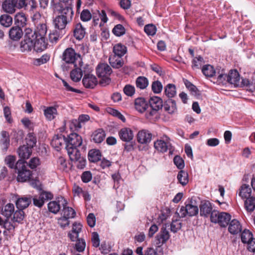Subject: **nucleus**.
<instances>
[{
	"instance_id": "obj_1",
	"label": "nucleus",
	"mask_w": 255,
	"mask_h": 255,
	"mask_svg": "<svg viewBox=\"0 0 255 255\" xmlns=\"http://www.w3.org/2000/svg\"><path fill=\"white\" fill-rule=\"evenodd\" d=\"M82 138L76 133H71L66 139V148L70 160H76L80 157V151L77 148L82 145Z\"/></svg>"
},
{
	"instance_id": "obj_2",
	"label": "nucleus",
	"mask_w": 255,
	"mask_h": 255,
	"mask_svg": "<svg viewBox=\"0 0 255 255\" xmlns=\"http://www.w3.org/2000/svg\"><path fill=\"white\" fill-rule=\"evenodd\" d=\"M149 110L145 114L146 119L151 120L156 118L158 116V112L163 106V101L160 97H151L148 101Z\"/></svg>"
},
{
	"instance_id": "obj_3",
	"label": "nucleus",
	"mask_w": 255,
	"mask_h": 255,
	"mask_svg": "<svg viewBox=\"0 0 255 255\" xmlns=\"http://www.w3.org/2000/svg\"><path fill=\"white\" fill-rule=\"evenodd\" d=\"M97 74L100 78L99 84L102 86H106L111 82V75L112 70L110 66L106 63H101L98 65L96 69Z\"/></svg>"
},
{
	"instance_id": "obj_4",
	"label": "nucleus",
	"mask_w": 255,
	"mask_h": 255,
	"mask_svg": "<svg viewBox=\"0 0 255 255\" xmlns=\"http://www.w3.org/2000/svg\"><path fill=\"white\" fill-rule=\"evenodd\" d=\"M27 162L22 159L18 160L15 164L17 171V180L18 182H25L28 180L31 176V172L27 169Z\"/></svg>"
},
{
	"instance_id": "obj_5",
	"label": "nucleus",
	"mask_w": 255,
	"mask_h": 255,
	"mask_svg": "<svg viewBox=\"0 0 255 255\" xmlns=\"http://www.w3.org/2000/svg\"><path fill=\"white\" fill-rule=\"evenodd\" d=\"M62 60L67 63L78 64L81 67L83 62L81 56L77 54L72 48H68L65 50L62 54Z\"/></svg>"
},
{
	"instance_id": "obj_6",
	"label": "nucleus",
	"mask_w": 255,
	"mask_h": 255,
	"mask_svg": "<svg viewBox=\"0 0 255 255\" xmlns=\"http://www.w3.org/2000/svg\"><path fill=\"white\" fill-rule=\"evenodd\" d=\"M231 219V215L226 212L219 213L216 211H213L211 213V221L214 223H218L222 227H227Z\"/></svg>"
},
{
	"instance_id": "obj_7",
	"label": "nucleus",
	"mask_w": 255,
	"mask_h": 255,
	"mask_svg": "<svg viewBox=\"0 0 255 255\" xmlns=\"http://www.w3.org/2000/svg\"><path fill=\"white\" fill-rule=\"evenodd\" d=\"M155 148L161 152H165L169 149L171 146L170 139L166 135H163L154 143Z\"/></svg>"
},
{
	"instance_id": "obj_8",
	"label": "nucleus",
	"mask_w": 255,
	"mask_h": 255,
	"mask_svg": "<svg viewBox=\"0 0 255 255\" xmlns=\"http://www.w3.org/2000/svg\"><path fill=\"white\" fill-rule=\"evenodd\" d=\"M169 226L167 224L163 225L160 229V232L156 236L155 244L157 247H160L163 244L166 243L170 238L169 233L167 229Z\"/></svg>"
},
{
	"instance_id": "obj_9",
	"label": "nucleus",
	"mask_w": 255,
	"mask_h": 255,
	"mask_svg": "<svg viewBox=\"0 0 255 255\" xmlns=\"http://www.w3.org/2000/svg\"><path fill=\"white\" fill-rule=\"evenodd\" d=\"M58 15L64 17L68 19V21H71L73 17L74 11L71 6V3L62 5L58 10Z\"/></svg>"
},
{
	"instance_id": "obj_10",
	"label": "nucleus",
	"mask_w": 255,
	"mask_h": 255,
	"mask_svg": "<svg viewBox=\"0 0 255 255\" xmlns=\"http://www.w3.org/2000/svg\"><path fill=\"white\" fill-rule=\"evenodd\" d=\"M67 204V201L62 197H58L56 201L50 202L48 204L49 211L54 214H57L60 210L61 206Z\"/></svg>"
},
{
	"instance_id": "obj_11",
	"label": "nucleus",
	"mask_w": 255,
	"mask_h": 255,
	"mask_svg": "<svg viewBox=\"0 0 255 255\" xmlns=\"http://www.w3.org/2000/svg\"><path fill=\"white\" fill-rule=\"evenodd\" d=\"M84 76L82 80L84 86L86 88H94L98 84L97 78L93 74L86 73L84 71Z\"/></svg>"
},
{
	"instance_id": "obj_12",
	"label": "nucleus",
	"mask_w": 255,
	"mask_h": 255,
	"mask_svg": "<svg viewBox=\"0 0 255 255\" xmlns=\"http://www.w3.org/2000/svg\"><path fill=\"white\" fill-rule=\"evenodd\" d=\"M134 106L135 109L141 113L145 112V114L147 111L149 110L148 101L142 97H139L135 100Z\"/></svg>"
},
{
	"instance_id": "obj_13",
	"label": "nucleus",
	"mask_w": 255,
	"mask_h": 255,
	"mask_svg": "<svg viewBox=\"0 0 255 255\" xmlns=\"http://www.w3.org/2000/svg\"><path fill=\"white\" fill-rule=\"evenodd\" d=\"M152 134L148 130L142 129L139 130L137 134V140L141 144H147L150 142Z\"/></svg>"
},
{
	"instance_id": "obj_14",
	"label": "nucleus",
	"mask_w": 255,
	"mask_h": 255,
	"mask_svg": "<svg viewBox=\"0 0 255 255\" xmlns=\"http://www.w3.org/2000/svg\"><path fill=\"white\" fill-rule=\"evenodd\" d=\"M228 231L233 235L240 233L242 230V226L237 219L231 220L228 224Z\"/></svg>"
},
{
	"instance_id": "obj_15",
	"label": "nucleus",
	"mask_w": 255,
	"mask_h": 255,
	"mask_svg": "<svg viewBox=\"0 0 255 255\" xmlns=\"http://www.w3.org/2000/svg\"><path fill=\"white\" fill-rule=\"evenodd\" d=\"M64 143L66 144V138L61 134L55 135L51 142V145L57 151L61 149Z\"/></svg>"
},
{
	"instance_id": "obj_16",
	"label": "nucleus",
	"mask_w": 255,
	"mask_h": 255,
	"mask_svg": "<svg viewBox=\"0 0 255 255\" xmlns=\"http://www.w3.org/2000/svg\"><path fill=\"white\" fill-rule=\"evenodd\" d=\"M82 66L83 64H82V66L81 67L79 64H75V68L72 70L70 73L71 78L73 81L76 82L81 80L83 75V73H84V71L82 69Z\"/></svg>"
},
{
	"instance_id": "obj_17",
	"label": "nucleus",
	"mask_w": 255,
	"mask_h": 255,
	"mask_svg": "<svg viewBox=\"0 0 255 255\" xmlns=\"http://www.w3.org/2000/svg\"><path fill=\"white\" fill-rule=\"evenodd\" d=\"M34 50L37 52H40L44 50L47 46V43L45 41V37H37L34 41Z\"/></svg>"
},
{
	"instance_id": "obj_18",
	"label": "nucleus",
	"mask_w": 255,
	"mask_h": 255,
	"mask_svg": "<svg viewBox=\"0 0 255 255\" xmlns=\"http://www.w3.org/2000/svg\"><path fill=\"white\" fill-rule=\"evenodd\" d=\"M121 139L126 142L131 140L133 137L132 131L129 128H122L119 133Z\"/></svg>"
},
{
	"instance_id": "obj_19",
	"label": "nucleus",
	"mask_w": 255,
	"mask_h": 255,
	"mask_svg": "<svg viewBox=\"0 0 255 255\" xmlns=\"http://www.w3.org/2000/svg\"><path fill=\"white\" fill-rule=\"evenodd\" d=\"M31 202V197H22L17 199L15 204L18 209L23 210L26 208Z\"/></svg>"
},
{
	"instance_id": "obj_20",
	"label": "nucleus",
	"mask_w": 255,
	"mask_h": 255,
	"mask_svg": "<svg viewBox=\"0 0 255 255\" xmlns=\"http://www.w3.org/2000/svg\"><path fill=\"white\" fill-rule=\"evenodd\" d=\"M228 83L234 85L235 86L240 85V78L239 73L236 70H231L228 74Z\"/></svg>"
},
{
	"instance_id": "obj_21",
	"label": "nucleus",
	"mask_w": 255,
	"mask_h": 255,
	"mask_svg": "<svg viewBox=\"0 0 255 255\" xmlns=\"http://www.w3.org/2000/svg\"><path fill=\"white\" fill-rule=\"evenodd\" d=\"M35 24L37 25L34 31L35 35L37 36V37H45L47 30L46 24L43 21H40L39 23L36 21L35 22Z\"/></svg>"
},
{
	"instance_id": "obj_22",
	"label": "nucleus",
	"mask_w": 255,
	"mask_h": 255,
	"mask_svg": "<svg viewBox=\"0 0 255 255\" xmlns=\"http://www.w3.org/2000/svg\"><path fill=\"white\" fill-rule=\"evenodd\" d=\"M200 215L202 216L208 217L211 215L212 211V206L210 202L207 201L202 202L200 206Z\"/></svg>"
},
{
	"instance_id": "obj_23",
	"label": "nucleus",
	"mask_w": 255,
	"mask_h": 255,
	"mask_svg": "<svg viewBox=\"0 0 255 255\" xmlns=\"http://www.w3.org/2000/svg\"><path fill=\"white\" fill-rule=\"evenodd\" d=\"M23 32L19 26H13L9 31V37L13 40H19L22 36Z\"/></svg>"
},
{
	"instance_id": "obj_24",
	"label": "nucleus",
	"mask_w": 255,
	"mask_h": 255,
	"mask_svg": "<svg viewBox=\"0 0 255 255\" xmlns=\"http://www.w3.org/2000/svg\"><path fill=\"white\" fill-rule=\"evenodd\" d=\"M70 21H68V19H66L62 16L58 15L54 19V24L55 27L59 30H63L65 29L66 25L70 23Z\"/></svg>"
},
{
	"instance_id": "obj_25",
	"label": "nucleus",
	"mask_w": 255,
	"mask_h": 255,
	"mask_svg": "<svg viewBox=\"0 0 255 255\" xmlns=\"http://www.w3.org/2000/svg\"><path fill=\"white\" fill-rule=\"evenodd\" d=\"M28 38H24V39L21 41L20 43V50L22 52H28L31 51L32 49H34V41Z\"/></svg>"
},
{
	"instance_id": "obj_26",
	"label": "nucleus",
	"mask_w": 255,
	"mask_h": 255,
	"mask_svg": "<svg viewBox=\"0 0 255 255\" xmlns=\"http://www.w3.org/2000/svg\"><path fill=\"white\" fill-rule=\"evenodd\" d=\"M106 133L105 131L102 128H99L96 130L92 134V137L93 140L97 143L102 142L105 139Z\"/></svg>"
},
{
	"instance_id": "obj_27",
	"label": "nucleus",
	"mask_w": 255,
	"mask_h": 255,
	"mask_svg": "<svg viewBox=\"0 0 255 255\" xmlns=\"http://www.w3.org/2000/svg\"><path fill=\"white\" fill-rule=\"evenodd\" d=\"M86 34L85 28L81 23L76 24L74 30V36L78 40L82 39Z\"/></svg>"
},
{
	"instance_id": "obj_28",
	"label": "nucleus",
	"mask_w": 255,
	"mask_h": 255,
	"mask_svg": "<svg viewBox=\"0 0 255 255\" xmlns=\"http://www.w3.org/2000/svg\"><path fill=\"white\" fill-rule=\"evenodd\" d=\"M14 212V206L13 204L8 203L5 205L1 209V214L6 217V219H9Z\"/></svg>"
},
{
	"instance_id": "obj_29",
	"label": "nucleus",
	"mask_w": 255,
	"mask_h": 255,
	"mask_svg": "<svg viewBox=\"0 0 255 255\" xmlns=\"http://www.w3.org/2000/svg\"><path fill=\"white\" fill-rule=\"evenodd\" d=\"M19 156L22 159H27L32 153V149L24 145L19 147L17 151Z\"/></svg>"
},
{
	"instance_id": "obj_30",
	"label": "nucleus",
	"mask_w": 255,
	"mask_h": 255,
	"mask_svg": "<svg viewBox=\"0 0 255 255\" xmlns=\"http://www.w3.org/2000/svg\"><path fill=\"white\" fill-rule=\"evenodd\" d=\"M244 207L248 212H253L255 210V197L251 196L244 201Z\"/></svg>"
},
{
	"instance_id": "obj_31",
	"label": "nucleus",
	"mask_w": 255,
	"mask_h": 255,
	"mask_svg": "<svg viewBox=\"0 0 255 255\" xmlns=\"http://www.w3.org/2000/svg\"><path fill=\"white\" fill-rule=\"evenodd\" d=\"M101 153L99 150L93 149L89 151L88 159L90 162H96L101 160Z\"/></svg>"
},
{
	"instance_id": "obj_32",
	"label": "nucleus",
	"mask_w": 255,
	"mask_h": 255,
	"mask_svg": "<svg viewBox=\"0 0 255 255\" xmlns=\"http://www.w3.org/2000/svg\"><path fill=\"white\" fill-rule=\"evenodd\" d=\"M252 189L249 185L244 184L240 187L239 195L242 199H246L251 196Z\"/></svg>"
},
{
	"instance_id": "obj_33",
	"label": "nucleus",
	"mask_w": 255,
	"mask_h": 255,
	"mask_svg": "<svg viewBox=\"0 0 255 255\" xmlns=\"http://www.w3.org/2000/svg\"><path fill=\"white\" fill-rule=\"evenodd\" d=\"M27 18L23 12L17 13L14 17V22L17 26L23 27L26 24Z\"/></svg>"
},
{
	"instance_id": "obj_34",
	"label": "nucleus",
	"mask_w": 255,
	"mask_h": 255,
	"mask_svg": "<svg viewBox=\"0 0 255 255\" xmlns=\"http://www.w3.org/2000/svg\"><path fill=\"white\" fill-rule=\"evenodd\" d=\"M1 138L0 140V143L2 146L4 151L7 150L9 145V135L8 132L2 131L1 132Z\"/></svg>"
},
{
	"instance_id": "obj_35",
	"label": "nucleus",
	"mask_w": 255,
	"mask_h": 255,
	"mask_svg": "<svg viewBox=\"0 0 255 255\" xmlns=\"http://www.w3.org/2000/svg\"><path fill=\"white\" fill-rule=\"evenodd\" d=\"M127 49L126 46L118 43L116 44L113 47V52L115 54L114 56H117L121 57L124 56L127 52Z\"/></svg>"
},
{
	"instance_id": "obj_36",
	"label": "nucleus",
	"mask_w": 255,
	"mask_h": 255,
	"mask_svg": "<svg viewBox=\"0 0 255 255\" xmlns=\"http://www.w3.org/2000/svg\"><path fill=\"white\" fill-rule=\"evenodd\" d=\"M163 107L165 111L169 114H173L176 111V105L174 101L172 99L167 100Z\"/></svg>"
},
{
	"instance_id": "obj_37",
	"label": "nucleus",
	"mask_w": 255,
	"mask_h": 255,
	"mask_svg": "<svg viewBox=\"0 0 255 255\" xmlns=\"http://www.w3.org/2000/svg\"><path fill=\"white\" fill-rule=\"evenodd\" d=\"M3 9L9 13H13L15 11L16 6H15L11 0H6L2 3Z\"/></svg>"
},
{
	"instance_id": "obj_38",
	"label": "nucleus",
	"mask_w": 255,
	"mask_h": 255,
	"mask_svg": "<svg viewBox=\"0 0 255 255\" xmlns=\"http://www.w3.org/2000/svg\"><path fill=\"white\" fill-rule=\"evenodd\" d=\"M44 114L47 120L51 121L57 114V110L53 107H47L44 110Z\"/></svg>"
},
{
	"instance_id": "obj_39",
	"label": "nucleus",
	"mask_w": 255,
	"mask_h": 255,
	"mask_svg": "<svg viewBox=\"0 0 255 255\" xmlns=\"http://www.w3.org/2000/svg\"><path fill=\"white\" fill-rule=\"evenodd\" d=\"M121 58H117L116 56L109 58L110 63L114 68L119 69L123 66L124 61Z\"/></svg>"
},
{
	"instance_id": "obj_40",
	"label": "nucleus",
	"mask_w": 255,
	"mask_h": 255,
	"mask_svg": "<svg viewBox=\"0 0 255 255\" xmlns=\"http://www.w3.org/2000/svg\"><path fill=\"white\" fill-rule=\"evenodd\" d=\"M67 204H65L62 206L63 216L69 219L74 218L76 215L75 210L73 208L67 206Z\"/></svg>"
},
{
	"instance_id": "obj_41",
	"label": "nucleus",
	"mask_w": 255,
	"mask_h": 255,
	"mask_svg": "<svg viewBox=\"0 0 255 255\" xmlns=\"http://www.w3.org/2000/svg\"><path fill=\"white\" fill-rule=\"evenodd\" d=\"M253 235L249 230H244L241 234V239L243 243L248 244L253 239Z\"/></svg>"
},
{
	"instance_id": "obj_42",
	"label": "nucleus",
	"mask_w": 255,
	"mask_h": 255,
	"mask_svg": "<svg viewBox=\"0 0 255 255\" xmlns=\"http://www.w3.org/2000/svg\"><path fill=\"white\" fill-rule=\"evenodd\" d=\"M177 179L183 186L186 185L188 182V174L184 170H180L177 175Z\"/></svg>"
},
{
	"instance_id": "obj_43",
	"label": "nucleus",
	"mask_w": 255,
	"mask_h": 255,
	"mask_svg": "<svg viewBox=\"0 0 255 255\" xmlns=\"http://www.w3.org/2000/svg\"><path fill=\"white\" fill-rule=\"evenodd\" d=\"M204 63V59L201 56L194 57L192 60V68L194 70L199 69Z\"/></svg>"
},
{
	"instance_id": "obj_44",
	"label": "nucleus",
	"mask_w": 255,
	"mask_h": 255,
	"mask_svg": "<svg viewBox=\"0 0 255 255\" xmlns=\"http://www.w3.org/2000/svg\"><path fill=\"white\" fill-rule=\"evenodd\" d=\"M12 23V18L9 15L3 14L0 17V23L2 26L8 27Z\"/></svg>"
},
{
	"instance_id": "obj_45",
	"label": "nucleus",
	"mask_w": 255,
	"mask_h": 255,
	"mask_svg": "<svg viewBox=\"0 0 255 255\" xmlns=\"http://www.w3.org/2000/svg\"><path fill=\"white\" fill-rule=\"evenodd\" d=\"M24 212L22 210L18 209L14 212L12 221L21 223L24 218Z\"/></svg>"
},
{
	"instance_id": "obj_46",
	"label": "nucleus",
	"mask_w": 255,
	"mask_h": 255,
	"mask_svg": "<svg viewBox=\"0 0 255 255\" xmlns=\"http://www.w3.org/2000/svg\"><path fill=\"white\" fill-rule=\"evenodd\" d=\"M148 85V81L146 78L143 76L138 77L136 80V85L140 89L146 88Z\"/></svg>"
},
{
	"instance_id": "obj_47",
	"label": "nucleus",
	"mask_w": 255,
	"mask_h": 255,
	"mask_svg": "<svg viewBox=\"0 0 255 255\" xmlns=\"http://www.w3.org/2000/svg\"><path fill=\"white\" fill-rule=\"evenodd\" d=\"M203 74L206 77H213L216 73L214 67L211 65H206L202 69Z\"/></svg>"
},
{
	"instance_id": "obj_48",
	"label": "nucleus",
	"mask_w": 255,
	"mask_h": 255,
	"mask_svg": "<svg viewBox=\"0 0 255 255\" xmlns=\"http://www.w3.org/2000/svg\"><path fill=\"white\" fill-rule=\"evenodd\" d=\"M186 212L187 215L189 216H194L198 213V208L197 206L193 205L192 204L186 205Z\"/></svg>"
},
{
	"instance_id": "obj_49",
	"label": "nucleus",
	"mask_w": 255,
	"mask_h": 255,
	"mask_svg": "<svg viewBox=\"0 0 255 255\" xmlns=\"http://www.w3.org/2000/svg\"><path fill=\"white\" fill-rule=\"evenodd\" d=\"M113 32L115 35L121 36L125 33L126 29L123 25L119 24L115 26L113 29Z\"/></svg>"
},
{
	"instance_id": "obj_50",
	"label": "nucleus",
	"mask_w": 255,
	"mask_h": 255,
	"mask_svg": "<svg viewBox=\"0 0 255 255\" xmlns=\"http://www.w3.org/2000/svg\"><path fill=\"white\" fill-rule=\"evenodd\" d=\"M164 93L166 96H175L176 94L175 86L172 84H168L164 88Z\"/></svg>"
},
{
	"instance_id": "obj_51",
	"label": "nucleus",
	"mask_w": 255,
	"mask_h": 255,
	"mask_svg": "<svg viewBox=\"0 0 255 255\" xmlns=\"http://www.w3.org/2000/svg\"><path fill=\"white\" fill-rule=\"evenodd\" d=\"M170 226L171 231L174 233H175L181 229L182 224L179 220H173L170 224Z\"/></svg>"
},
{
	"instance_id": "obj_52",
	"label": "nucleus",
	"mask_w": 255,
	"mask_h": 255,
	"mask_svg": "<svg viewBox=\"0 0 255 255\" xmlns=\"http://www.w3.org/2000/svg\"><path fill=\"white\" fill-rule=\"evenodd\" d=\"M184 83L186 88L191 92L192 95H199V91L195 86L192 84L190 81L186 79H183Z\"/></svg>"
},
{
	"instance_id": "obj_53",
	"label": "nucleus",
	"mask_w": 255,
	"mask_h": 255,
	"mask_svg": "<svg viewBox=\"0 0 255 255\" xmlns=\"http://www.w3.org/2000/svg\"><path fill=\"white\" fill-rule=\"evenodd\" d=\"M15 223L12 220L10 221L9 219H6L3 223V228L9 232L13 231L16 226Z\"/></svg>"
},
{
	"instance_id": "obj_54",
	"label": "nucleus",
	"mask_w": 255,
	"mask_h": 255,
	"mask_svg": "<svg viewBox=\"0 0 255 255\" xmlns=\"http://www.w3.org/2000/svg\"><path fill=\"white\" fill-rule=\"evenodd\" d=\"M162 85L158 81H154L152 83L151 89L155 94H159L162 90Z\"/></svg>"
},
{
	"instance_id": "obj_55",
	"label": "nucleus",
	"mask_w": 255,
	"mask_h": 255,
	"mask_svg": "<svg viewBox=\"0 0 255 255\" xmlns=\"http://www.w3.org/2000/svg\"><path fill=\"white\" fill-rule=\"evenodd\" d=\"M40 159L38 157H34L32 158L28 163H27V166H28L31 169H34L40 165Z\"/></svg>"
},
{
	"instance_id": "obj_56",
	"label": "nucleus",
	"mask_w": 255,
	"mask_h": 255,
	"mask_svg": "<svg viewBox=\"0 0 255 255\" xmlns=\"http://www.w3.org/2000/svg\"><path fill=\"white\" fill-rule=\"evenodd\" d=\"M26 141L27 144L26 146H28V148H30V149H32V148L36 144V139L35 136L31 134H29L27 137L26 138Z\"/></svg>"
},
{
	"instance_id": "obj_57",
	"label": "nucleus",
	"mask_w": 255,
	"mask_h": 255,
	"mask_svg": "<svg viewBox=\"0 0 255 255\" xmlns=\"http://www.w3.org/2000/svg\"><path fill=\"white\" fill-rule=\"evenodd\" d=\"M50 57L47 54L42 55L40 58L36 59L34 61V64L36 66H40L46 63L49 60Z\"/></svg>"
},
{
	"instance_id": "obj_58",
	"label": "nucleus",
	"mask_w": 255,
	"mask_h": 255,
	"mask_svg": "<svg viewBox=\"0 0 255 255\" xmlns=\"http://www.w3.org/2000/svg\"><path fill=\"white\" fill-rule=\"evenodd\" d=\"M145 32L149 35H153L156 33V27L153 24L146 25L144 28Z\"/></svg>"
},
{
	"instance_id": "obj_59",
	"label": "nucleus",
	"mask_w": 255,
	"mask_h": 255,
	"mask_svg": "<svg viewBox=\"0 0 255 255\" xmlns=\"http://www.w3.org/2000/svg\"><path fill=\"white\" fill-rule=\"evenodd\" d=\"M15 157L12 155H9L5 157V163L11 168H14L15 169Z\"/></svg>"
},
{
	"instance_id": "obj_60",
	"label": "nucleus",
	"mask_w": 255,
	"mask_h": 255,
	"mask_svg": "<svg viewBox=\"0 0 255 255\" xmlns=\"http://www.w3.org/2000/svg\"><path fill=\"white\" fill-rule=\"evenodd\" d=\"M76 241L77 242L75 244L76 250L79 252H83L86 247L85 241L83 239H78Z\"/></svg>"
},
{
	"instance_id": "obj_61",
	"label": "nucleus",
	"mask_w": 255,
	"mask_h": 255,
	"mask_svg": "<svg viewBox=\"0 0 255 255\" xmlns=\"http://www.w3.org/2000/svg\"><path fill=\"white\" fill-rule=\"evenodd\" d=\"M218 76L217 78L218 82L219 83H222L223 84H226L228 82V75L225 73V72L222 70L221 73H218Z\"/></svg>"
},
{
	"instance_id": "obj_62",
	"label": "nucleus",
	"mask_w": 255,
	"mask_h": 255,
	"mask_svg": "<svg viewBox=\"0 0 255 255\" xmlns=\"http://www.w3.org/2000/svg\"><path fill=\"white\" fill-rule=\"evenodd\" d=\"M39 198L43 201V204L45 201L51 199L53 198V195L51 193L46 191H42L39 195Z\"/></svg>"
},
{
	"instance_id": "obj_63",
	"label": "nucleus",
	"mask_w": 255,
	"mask_h": 255,
	"mask_svg": "<svg viewBox=\"0 0 255 255\" xmlns=\"http://www.w3.org/2000/svg\"><path fill=\"white\" fill-rule=\"evenodd\" d=\"M173 161L174 164L176 165L178 168L181 169L184 168V162L182 158L180 157V156L178 155L175 156L174 158Z\"/></svg>"
},
{
	"instance_id": "obj_64",
	"label": "nucleus",
	"mask_w": 255,
	"mask_h": 255,
	"mask_svg": "<svg viewBox=\"0 0 255 255\" xmlns=\"http://www.w3.org/2000/svg\"><path fill=\"white\" fill-rule=\"evenodd\" d=\"M159 248L156 246V249H154L153 248H147L144 255H162V253L160 252H158Z\"/></svg>"
}]
</instances>
